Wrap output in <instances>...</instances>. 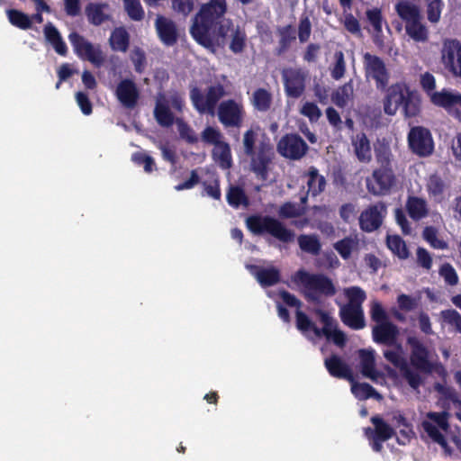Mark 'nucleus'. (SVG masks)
<instances>
[{"instance_id":"20","label":"nucleus","mask_w":461,"mask_h":461,"mask_svg":"<svg viewBox=\"0 0 461 461\" xmlns=\"http://www.w3.org/2000/svg\"><path fill=\"white\" fill-rule=\"evenodd\" d=\"M85 12L88 22L94 26L107 25L113 21V11L107 3H89Z\"/></svg>"},{"instance_id":"26","label":"nucleus","mask_w":461,"mask_h":461,"mask_svg":"<svg viewBox=\"0 0 461 461\" xmlns=\"http://www.w3.org/2000/svg\"><path fill=\"white\" fill-rule=\"evenodd\" d=\"M324 366L332 377L353 382L354 375L351 368L339 356L332 354L330 357L325 358Z\"/></svg>"},{"instance_id":"62","label":"nucleus","mask_w":461,"mask_h":461,"mask_svg":"<svg viewBox=\"0 0 461 461\" xmlns=\"http://www.w3.org/2000/svg\"><path fill=\"white\" fill-rule=\"evenodd\" d=\"M232 40L230 44V49L234 53H240L243 51L246 43L245 31H234Z\"/></svg>"},{"instance_id":"63","label":"nucleus","mask_w":461,"mask_h":461,"mask_svg":"<svg viewBox=\"0 0 461 461\" xmlns=\"http://www.w3.org/2000/svg\"><path fill=\"white\" fill-rule=\"evenodd\" d=\"M428 19L431 23H437L440 18L442 2L441 0H428Z\"/></svg>"},{"instance_id":"6","label":"nucleus","mask_w":461,"mask_h":461,"mask_svg":"<svg viewBox=\"0 0 461 461\" xmlns=\"http://www.w3.org/2000/svg\"><path fill=\"white\" fill-rule=\"evenodd\" d=\"M225 95V88L220 83L208 86L205 95L197 86H192L189 93L194 108L201 114L211 115L214 114L219 101Z\"/></svg>"},{"instance_id":"50","label":"nucleus","mask_w":461,"mask_h":461,"mask_svg":"<svg viewBox=\"0 0 461 461\" xmlns=\"http://www.w3.org/2000/svg\"><path fill=\"white\" fill-rule=\"evenodd\" d=\"M357 242L349 238L346 237L334 244V249L339 254L343 259L350 258L353 249L356 247Z\"/></svg>"},{"instance_id":"36","label":"nucleus","mask_w":461,"mask_h":461,"mask_svg":"<svg viewBox=\"0 0 461 461\" xmlns=\"http://www.w3.org/2000/svg\"><path fill=\"white\" fill-rule=\"evenodd\" d=\"M406 206L410 217L413 220H420L428 214L427 203L422 198L410 197Z\"/></svg>"},{"instance_id":"59","label":"nucleus","mask_w":461,"mask_h":461,"mask_svg":"<svg viewBox=\"0 0 461 461\" xmlns=\"http://www.w3.org/2000/svg\"><path fill=\"white\" fill-rule=\"evenodd\" d=\"M202 139L204 142L213 144L215 145V147L220 145V143L223 142L221 140V131L211 126H208L203 130V131L202 132Z\"/></svg>"},{"instance_id":"3","label":"nucleus","mask_w":461,"mask_h":461,"mask_svg":"<svg viewBox=\"0 0 461 461\" xmlns=\"http://www.w3.org/2000/svg\"><path fill=\"white\" fill-rule=\"evenodd\" d=\"M314 313L323 324L322 328L317 327L305 312L296 311L295 324L297 330L308 339L310 338L308 332L312 331L317 338L324 336L327 339H331L336 346L344 347L347 341L346 334L337 328V322L330 313L320 308L315 309Z\"/></svg>"},{"instance_id":"12","label":"nucleus","mask_w":461,"mask_h":461,"mask_svg":"<svg viewBox=\"0 0 461 461\" xmlns=\"http://www.w3.org/2000/svg\"><path fill=\"white\" fill-rule=\"evenodd\" d=\"M68 38L75 53L80 59L90 61L97 68L104 64L105 59L99 47H95L76 31H73Z\"/></svg>"},{"instance_id":"41","label":"nucleus","mask_w":461,"mask_h":461,"mask_svg":"<svg viewBox=\"0 0 461 461\" xmlns=\"http://www.w3.org/2000/svg\"><path fill=\"white\" fill-rule=\"evenodd\" d=\"M226 199L228 203L233 208H239L240 205L248 206L249 202L245 191L237 185H230Z\"/></svg>"},{"instance_id":"30","label":"nucleus","mask_w":461,"mask_h":461,"mask_svg":"<svg viewBox=\"0 0 461 461\" xmlns=\"http://www.w3.org/2000/svg\"><path fill=\"white\" fill-rule=\"evenodd\" d=\"M358 356L360 359L362 375L373 381H376L380 374L375 368L374 350L360 349L358 351Z\"/></svg>"},{"instance_id":"43","label":"nucleus","mask_w":461,"mask_h":461,"mask_svg":"<svg viewBox=\"0 0 461 461\" xmlns=\"http://www.w3.org/2000/svg\"><path fill=\"white\" fill-rule=\"evenodd\" d=\"M421 426L428 436L436 443H438L441 447H443L446 451L451 452L448 444L444 437V435L439 431V429L432 424L429 420H423Z\"/></svg>"},{"instance_id":"24","label":"nucleus","mask_w":461,"mask_h":461,"mask_svg":"<svg viewBox=\"0 0 461 461\" xmlns=\"http://www.w3.org/2000/svg\"><path fill=\"white\" fill-rule=\"evenodd\" d=\"M385 206L383 203L369 206L361 212L359 217V224L363 230L371 232L377 230L383 222L382 210Z\"/></svg>"},{"instance_id":"61","label":"nucleus","mask_w":461,"mask_h":461,"mask_svg":"<svg viewBox=\"0 0 461 461\" xmlns=\"http://www.w3.org/2000/svg\"><path fill=\"white\" fill-rule=\"evenodd\" d=\"M172 9L184 16H187L194 8V0H171Z\"/></svg>"},{"instance_id":"38","label":"nucleus","mask_w":461,"mask_h":461,"mask_svg":"<svg viewBox=\"0 0 461 461\" xmlns=\"http://www.w3.org/2000/svg\"><path fill=\"white\" fill-rule=\"evenodd\" d=\"M353 95V85L350 80L348 83H345L343 86H339L336 91H334L331 95L332 103L339 107L344 108L347 106L348 100Z\"/></svg>"},{"instance_id":"2","label":"nucleus","mask_w":461,"mask_h":461,"mask_svg":"<svg viewBox=\"0 0 461 461\" xmlns=\"http://www.w3.org/2000/svg\"><path fill=\"white\" fill-rule=\"evenodd\" d=\"M399 108H402L406 118L416 117L421 111L420 94L403 82L392 85L384 100V111L386 114L394 115Z\"/></svg>"},{"instance_id":"45","label":"nucleus","mask_w":461,"mask_h":461,"mask_svg":"<svg viewBox=\"0 0 461 461\" xmlns=\"http://www.w3.org/2000/svg\"><path fill=\"white\" fill-rule=\"evenodd\" d=\"M369 313L372 321L376 323L375 325L391 321L387 312L379 301L374 300L371 302Z\"/></svg>"},{"instance_id":"54","label":"nucleus","mask_w":461,"mask_h":461,"mask_svg":"<svg viewBox=\"0 0 461 461\" xmlns=\"http://www.w3.org/2000/svg\"><path fill=\"white\" fill-rule=\"evenodd\" d=\"M439 275L448 285H456L458 283V276L455 268L449 263L443 264L439 268Z\"/></svg>"},{"instance_id":"39","label":"nucleus","mask_w":461,"mask_h":461,"mask_svg":"<svg viewBox=\"0 0 461 461\" xmlns=\"http://www.w3.org/2000/svg\"><path fill=\"white\" fill-rule=\"evenodd\" d=\"M388 249L401 259H406L410 252L405 241L398 235H388L386 238Z\"/></svg>"},{"instance_id":"5","label":"nucleus","mask_w":461,"mask_h":461,"mask_svg":"<svg viewBox=\"0 0 461 461\" xmlns=\"http://www.w3.org/2000/svg\"><path fill=\"white\" fill-rule=\"evenodd\" d=\"M246 226L254 235L268 233L284 243L292 242L294 238V233L282 221L269 215H250L246 219Z\"/></svg>"},{"instance_id":"32","label":"nucleus","mask_w":461,"mask_h":461,"mask_svg":"<svg viewBox=\"0 0 461 461\" xmlns=\"http://www.w3.org/2000/svg\"><path fill=\"white\" fill-rule=\"evenodd\" d=\"M351 383V392L358 400L364 401L370 398L381 401L383 396L371 384L367 383H357L353 380Z\"/></svg>"},{"instance_id":"47","label":"nucleus","mask_w":461,"mask_h":461,"mask_svg":"<svg viewBox=\"0 0 461 461\" xmlns=\"http://www.w3.org/2000/svg\"><path fill=\"white\" fill-rule=\"evenodd\" d=\"M440 318L444 323L453 327L456 332L461 334V314L457 311L443 310L440 312Z\"/></svg>"},{"instance_id":"10","label":"nucleus","mask_w":461,"mask_h":461,"mask_svg":"<svg viewBox=\"0 0 461 461\" xmlns=\"http://www.w3.org/2000/svg\"><path fill=\"white\" fill-rule=\"evenodd\" d=\"M245 114L243 104L234 99L222 101L218 105V119L225 128L240 129L242 126Z\"/></svg>"},{"instance_id":"29","label":"nucleus","mask_w":461,"mask_h":461,"mask_svg":"<svg viewBox=\"0 0 461 461\" xmlns=\"http://www.w3.org/2000/svg\"><path fill=\"white\" fill-rule=\"evenodd\" d=\"M351 145L359 162L369 163L372 159L370 140L365 132H359L351 137Z\"/></svg>"},{"instance_id":"16","label":"nucleus","mask_w":461,"mask_h":461,"mask_svg":"<svg viewBox=\"0 0 461 461\" xmlns=\"http://www.w3.org/2000/svg\"><path fill=\"white\" fill-rule=\"evenodd\" d=\"M441 60L444 68L454 77H461V43L457 40L444 42Z\"/></svg>"},{"instance_id":"58","label":"nucleus","mask_w":461,"mask_h":461,"mask_svg":"<svg viewBox=\"0 0 461 461\" xmlns=\"http://www.w3.org/2000/svg\"><path fill=\"white\" fill-rule=\"evenodd\" d=\"M396 302L399 310L403 312H411L418 306V299L405 294H399Z\"/></svg>"},{"instance_id":"17","label":"nucleus","mask_w":461,"mask_h":461,"mask_svg":"<svg viewBox=\"0 0 461 461\" xmlns=\"http://www.w3.org/2000/svg\"><path fill=\"white\" fill-rule=\"evenodd\" d=\"M366 77L375 81L377 89L384 90L388 85L389 74L384 62L379 57L366 53L364 55Z\"/></svg>"},{"instance_id":"33","label":"nucleus","mask_w":461,"mask_h":461,"mask_svg":"<svg viewBox=\"0 0 461 461\" xmlns=\"http://www.w3.org/2000/svg\"><path fill=\"white\" fill-rule=\"evenodd\" d=\"M308 193L312 196H316L324 191L326 186L325 177L319 174V170L315 167H310L308 173Z\"/></svg>"},{"instance_id":"40","label":"nucleus","mask_w":461,"mask_h":461,"mask_svg":"<svg viewBox=\"0 0 461 461\" xmlns=\"http://www.w3.org/2000/svg\"><path fill=\"white\" fill-rule=\"evenodd\" d=\"M109 42L113 50L126 52L130 45L128 31H112Z\"/></svg>"},{"instance_id":"48","label":"nucleus","mask_w":461,"mask_h":461,"mask_svg":"<svg viewBox=\"0 0 461 461\" xmlns=\"http://www.w3.org/2000/svg\"><path fill=\"white\" fill-rule=\"evenodd\" d=\"M123 7L131 20L140 21L144 17V9L140 0H122Z\"/></svg>"},{"instance_id":"23","label":"nucleus","mask_w":461,"mask_h":461,"mask_svg":"<svg viewBox=\"0 0 461 461\" xmlns=\"http://www.w3.org/2000/svg\"><path fill=\"white\" fill-rule=\"evenodd\" d=\"M399 329L392 321L379 323L372 329V338L376 344L393 347L398 342Z\"/></svg>"},{"instance_id":"7","label":"nucleus","mask_w":461,"mask_h":461,"mask_svg":"<svg viewBox=\"0 0 461 461\" xmlns=\"http://www.w3.org/2000/svg\"><path fill=\"white\" fill-rule=\"evenodd\" d=\"M370 421L374 427L365 428L364 435L368 440L372 450L381 453L384 448L383 443L394 437L396 432L380 415L372 416Z\"/></svg>"},{"instance_id":"8","label":"nucleus","mask_w":461,"mask_h":461,"mask_svg":"<svg viewBox=\"0 0 461 461\" xmlns=\"http://www.w3.org/2000/svg\"><path fill=\"white\" fill-rule=\"evenodd\" d=\"M225 11V0H211L195 14L191 29H211L220 24Z\"/></svg>"},{"instance_id":"51","label":"nucleus","mask_w":461,"mask_h":461,"mask_svg":"<svg viewBox=\"0 0 461 461\" xmlns=\"http://www.w3.org/2000/svg\"><path fill=\"white\" fill-rule=\"evenodd\" d=\"M422 237L434 249H444L447 248V243L442 240L438 239L437 230L432 226L424 228Z\"/></svg>"},{"instance_id":"56","label":"nucleus","mask_w":461,"mask_h":461,"mask_svg":"<svg viewBox=\"0 0 461 461\" xmlns=\"http://www.w3.org/2000/svg\"><path fill=\"white\" fill-rule=\"evenodd\" d=\"M131 60L137 73L140 74L144 71L146 67V54L143 50L136 47L131 54Z\"/></svg>"},{"instance_id":"22","label":"nucleus","mask_w":461,"mask_h":461,"mask_svg":"<svg viewBox=\"0 0 461 461\" xmlns=\"http://www.w3.org/2000/svg\"><path fill=\"white\" fill-rule=\"evenodd\" d=\"M228 31H190L193 38L204 48L215 52L223 47Z\"/></svg>"},{"instance_id":"57","label":"nucleus","mask_w":461,"mask_h":461,"mask_svg":"<svg viewBox=\"0 0 461 461\" xmlns=\"http://www.w3.org/2000/svg\"><path fill=\"white\" fill-rule=\"evenodd\" d=\"M7 17L14 26H17L23 29L30 26V20L28 16H26L22 12L17 10H9L7 12Z\"/></svg>"},{"instance_id":"44","label":"nucleus","mask_w":461,"mask_h":461,"mask_svg":"<svg viewBox=\"0 0 461 461\" xmlns=\"http://www.w3.org/2000/svg\"><path fill=\"white\" fill-rule=\"evenodd\" d=\"M446 188L445 181L438 174H433L429 177L427 189L429 194L436 199H441Z\"/></svg>"},{"instance_id":"37","label":"nucleus","mask_w":461,"mask_h":461,"mask_svg":"<svg viewBox=\"0 0 461 461\" xmlns=\"http://www.w3.org/2000/svg\"><path fill=\"white\" fill-rule=\"evenodd\" d=\"M154 117L157 122L162 127H170L173 125L175 117L168 105L158 101L154 109Z\"/></svg>"},{"instance_id":"13","label":"nucleus","mask_w":461,"mask_h":461,"mask_svg":"<svg viewBox=\"0 0 461 461\" xmlns=\"http://www.w3.org/2000/svg\"><path fill=\"white\" fill-rule=\"evenodd\" d=\"M408 143L411 150L420 157H428L434 149L431 133L422 126L411 129L408 134Z\"/></svg>"},{"instance_id":"31","label":"nucleus","mask_w":461,"mask_h":461,"mask_svg":"<svg viewBox=\"0 0 461 461\" xmlns=\"http://www.w3.org/2000/svg\"><path fill=\"white\" fill-rule=\"evenodd\" d=\"M250 104L256 111L266 113L269 111L272 106L273 95L266 88H257L250 97Z\"/></svg>"},{"instance_id":"53","label":"nucleus","mask_w":461,"mask_h":461,"mask_svg":"<svg viewBox=\"0 0 461 461\" xmlns=\"http://www.w3.org/2000/svg\"><path fill=\"white\" fill-rule=\"evenodd\" d=\"M132 161L138 166H143L146 173H151L155 167V161L152 157L144 152H135L131 157Z\"/></svg>"},{"instance_id":"27","label":"nucleus","mask_w":461,"mask_h":461,"mask_svg":"<svg viewBox=\"0 0 461 461\" xmlns=\"http://www.w3.org/2000/svg\"><path fill=\"white\" fill-rule=\"evenodd\" d=\"M247 269L255 276L262 287H270L281 280V273L276 267H260L257 265H247Z\"/></svg>"},{"instance_id":"1","label":"nucleus","mask_w":461,"mask_h":461,"mask_svg":"<svg viewBox=\"0 0 461 461\" xmlns=\"http://www.w3.org/2000/svg\"><path fill=\"white\" fill-rule=\"evenodd\" d=\"M258 133L249 129L243 135L244 154L250 158L249 168L258 179L266 181L268 178L269 167L274 159L275 152L269 140H260L256 148Z\"/></svg>"},{"instance_id":"15","label":"nucleus","mask_w":461,"mask_h":461,"mask_svg":"<svg viewBox=\"0 0 461 461\" xmlns=\"http://www.w3.org/2000/svg\"><path fill=\"white\" fill-rule=\"evenodd\" d=\"M430 102L446 110L455 119L461 121V94L446 88L430 95Z\"/></svg>"},{"instance_id":"42","label":"nucleus","mask_w":461,"mask_h":461,"mask_svg":"<svg viewBox=\"0 0 461 461\" xmlns=\"http://www.w3.org/2000/svg\"><path fill=\"white\" fill-rule=\"evenodd\" d=\"M213 156L223 169H229L232 165L231 152L230 145L227 142L220 143L213 149Z\"/></svg>"},{"instance_id":"4","label":"nucleus","mask_w":461,"mask_h":461,"mask_svg":"<svg viewBox=\"0 0 461 461\" xmlns=\"http://www.w3.org/2000/svg\"><path fill=\"white\" fill-rule=\"evenodd\" d=\"M296 276L303 286V295L308 302L319 303L321 296L332 297L337 293L333 281L324 274H311L299 270Z\"/></svg>"},{"instance_id":"52","label":"nucleus","mask_w":461,"mask_h":461,"mask_svg":"<svg viewBox=\"0 0 461 461\" xmlns=\"http://www.w3.org/2000/svg\"><path fill=\"white\" fill-rule=\"evenodd\" d=\"M334 58L335 63L330 70V75L333 79L339 80L344 76L346 71L344 54L341 50L336 51Z\"/></svg>"},{"instance_id":"21","label":"nucleus","mask_w":461,"mask_h":461,"mask_svg":"<svg viewBox=\"0 0 461 461\" xmlns=\"http://www.w3.org/2000/svg\"><path fill=\"white\" fill-rule=\"evenodd\" d=\"M284 86L287 96L299 98L305 90V76L299 69H284Z\"/></svg>"},{"instance_id":"14","label":"nucleus","mask_w":461,"mask_h":461,"mask_svg":"<svg viewBox=\"0 0 461 461\" xmlns=\"http://www.w3.org/2000/svg\"><path fill=\"white\" fill-rule=\"evenodd\" d=\"M308 149L307 143L299 134H285L277 143L278 153L293 160L301 159Z\"/></svg>"},{"instance_id":"11","label":"nucleus","mask_w":461,"mask_h":461,"mask_svg":"<svg viewBox=\"0 0 461 461\" xmlns=\"http://www.w3.org/2000/svg\"><path fill=\"white\" fill-rule=\"evenodd\" d=\"M394 347L396 348L395 349H387L384 351V358L400 369L402 377L412 389H419L423 383L422 377L419 373L411 370L408 366L407 361L402 357L401 344L397 343Z\"/></svg>"},{"instance_id":"35","label":"nucleus","mask_w":461,"mask_h":461,"mask_svg":"<svg viewBox=\"0 0 461 461\" xmlns=\"http://www.w3.org/2000/svg\"><path fill=\"white\" fill-rule=\"evenodd\" d=\"M343 294L348 299V303L341 306L363 308L362 304L366 300V292L357 285L349 286L344 289Z\"/></svg>"},{"instance_id":"49","label":"nucleus","mask_w":461,"mask_h":461,"mask_svg":"<svg viewBox=\"0 0 461 461\" xmlns=\"http://www.w3.org/2000/svg\"><path fill=\"white\" fill-rule=\"evenodd\" d=\"M375 156L376 162L380 165L379 167H391V149L388 145L381 143L375 147Z\"/></svg>"},{"instance_id":"19","label":"nucleus","mask_w":461,"mask_h":461,"mask_svg":"<svg viewBox=\"0 0 461 461\" xmlns=\"http://www.w3.org/2000/svg\"><path fill=\"white\" fill-rule=\"evenodd\" d=\"M114 95L118 102L127 109L135 108L140 96L137 84L131 78L122 79L116 86Z\"/></svg>"},{"instance_id":"18","label":"nucleus","mask_w":461,"mask_h":461,"mask_svg":"<svg viewBox=\"0 0 461 461\" xmlns=\"http://www.w3.org/2000/svg\"><path fill=\"white\" fill-rule=\"evenodd\" d=\"M407 343L411 347V365L417 370L429 374L432 371V364L429 361V352L415 337H409Z\"/></svg>"},{"instance_id":"64","label":"nucleus","mask_w":461,"mask_h":461,"mask_svg":"<svg viewBox=\"0 0 461 461\" xmlns=\"http://www.w3.org/2000/svg\"><path fill=\"white\" fill-rule=\"evenodd\" d=\"M448 416L449 414L447 411H429L427 414V417L430 420L434 421L443 430H447L449 428Z\"/></svg>"},{"instance_id":"9","label":"nucleus","mask_w":461,"mask_h":461,"mask_svg":"<svg viewBox=\"0 0 461 461\" xmlns=\"http://www.w3.org/2000/svg\"><path fill=\"white\" fill-rule=\"evenodd\" d=\"M395 181V175L392 167H378L366 178V185L367 191L373 195L384 196L390 194Z\"/></svg>"},{"instance_id":"60","label":"nucleus","mask_w":461,"mask_h":461,"mask_svg":"<svg viewBox=\"0 0 461 461\" xmlns=\"http://www.w3.org/2000/svg\"><path fill=\"white\" fill-rule=\"evenodd\" d=\"M301 113L309 118L311 122H317L321 116L320 108L312 102H306L301 109Z\"/></svg>"},{"instance_id":"34","label":"nucleus","mask_w":461,"mask_h":461,"mask_svg":"<svg viewBox=\"0 0 461 461\" xmlns=\"http://www.w3.org/2000/svg\"><path fill=\"white\" fill-rule=\"evenodd\" d=\"M298 245L303 252L318 256L321 250L320 239L315 234H301L297 238Z\"/></svg>"},{"instance_id":"46","label":"nucleus","mask_w":461,"mask_h":461,"mask_svg":"<svg viewBox=\"0 0 461 461\" xmlns=\"http://www.w3.org/2000/svg\"><path fill=\"white\" fill-rule=\"evenodd\" d=\"M44 32L47 41L52 45L55 51L61 56H66L68 48L60 36L59 31H44Z\"/></svg>"},{"instance_id":"28","label":"nucleus","mask_w":461,"mask_h":461,"mask_svg":"<svg viewBox=\"0 0 461 461\" xmlns=\"http://www.w3.org/2000/svg\"><path fill=\"white\" fill-rule=\"evenodd\" d=\"M339 318L346 326L355 330L366 326L363 308L340 306Z\"/></svg>"},{"instance_id":"25","label":"nucleus","mask_w":461,"mask_h":461,"mask_svg":"<svg viewBox=\"0 0 461 461\" xmlns=\"http://www.w3.org/2000/svg\"><path fill=\"white\" fill-rule=\"evenodd\" d=\"M395 10L398 15L406 23V29H423L420 26L421 15L418 6L407 0H400Z\"/></svg>"},{"instance_id":"55","label":"nucleus","mask_w":461,"mask_h":461,"mask_svg":"<svg viewBox=\"0 0 461 461\" xmlns=\"http://www.w3.org/2000/svg\"><path fill=\"white\" fill-rule=\"evenodd\" d=\"M302 209L292 202L283 203L278 211L279 216L283 219L295 218L302 215Z\"/></svg>"}]
</instances>
